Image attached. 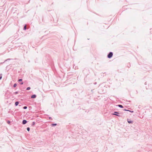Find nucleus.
<instances>
[{
	"mask_svg": "<svg viewBox=\"0 0 152 152\" xmlns=\"http://www.w3.org/2000/svg\"><path fill=\"white\" fill-rule=\"evenodd\" d=\"M22 81V79H20L18 80V81H19V82H21V81Z\"/></svg>",
	"mask_w": 152,
	"mask_h": 152,
	"instance_id": "dca6fc26",
	"label": "nucleus"
},
{
	"mask_svg": "<svg viewBox=\"0 0 152 152\" xmlns=\"http://www.w3.org/2000/svg\"><path fill=\"white\" fill-rule=\"evenodd\" d=\"M37 96H31V98H35Z\"/></svg>",
	"mask_w": 152,
	"mask_h": 152,
	"instance_id": "0eeeda50",
	"label": "nucleus"
},
{
	"mask_svg": "<svg viewBox=\"0 0 152 152\" xmlns=\"http://www.w3.org/2000/svg\"><path fill=\"white\" fill-rule=\"evenodd\" d=\"M146 89H148V88H147V87H146Z\"/></svg>",
	"mask_w": 152,
	"mask_h": 152,
	"instance_id": "a878e982",
	"label": "nucleus"
},
{
	"mask_svg": "<svg viewBox=\"0 0 152 152\" xmlns=\"http://www.w3.org/2000/svg\"><path fill=\"white\" fill-rule=\"evenodd\" d=\"M17 86V84L16 83H15L13 85L14 87H15Z\"/></svg>",
	"mask_w": 152,
	"mask_h": 152,
	"instance_id": "ddd939ff",
	"label": "nucleus"
},
{
	"mask_svg": "<svg viewBox=\"0 0 152 152\" xmlns=\"http://www.w3.org/2000/svg\"><path fill=\"white\" fill-rule=\"evenodd\" d=\"M26 25H25L24 27H23V29L24 30H26Z\"/></svg>",
	"mask_w": 152,
	"mask_h": 152,
	"instance_id": "6e6552de",
	"label": "nucleus"
},
{
	"mask_svg": "<svg viewBox=\"0 0 152 152\" xmlns=\"http://www.w3.org/2000/svg\"><path fill=\"white\" fill-rule=\"evenodd\" d=\"M57 125L56 124H52L51 125L53 126H56Z\"/></svg>",
	"mask_w": 152,
	"mask_h": 152,
	"instance_id": "f8f14e48",
	"label": "nucleus"
},
{
	"mask_svg": "<svg viewBox=\"0 0 152 152\" xmlns=\"http://www.w3.org/2000/svg\"><path fill=\"white\" fill-rule=\"evenodd\" d=\"M10 121H7V123L8 124H10Z\"/></svg>",
	"mask_w": 152,
	"mask_h": 152,
	"instance_id": "6ab92c4d",
	"label": "nucleus"
},
{
	"mask_svg": "<svg viewBox=\"0 0 152 152\" xmlns=\"http://www.w3.org/2000/svg\"><path fill=\"white\" fill-rule=\"evenodd\" d=\"M23 82H21L20 83V84H21V85H23Z\"/></svg>",
	"mask_w": 152,
	"mask_h": 152,
	"instance_id": "4be33fe9",
	"label": "nucleus"
},
{
	"mask_svg": "<svg viewBox=\"0 0 152 152\" xmlns=\"http://www.w3.org/2000/svg\"><path fill=\"white\" fill-rule=\"evenodd\" d=\"M19 103V102L18 101H17V102H15V106H17V105H18Z\"/></svg>",
	"mask_w": 152,
	"mask_h": 152,
	"instance_id": "20e7f679",
	"label": "nucleus"
},
{
	"mask_svg": "<svg viewBox=\"0 0 152 152\" xmlns=\"http://www.w3.org/2000/svg\"><path fill=\"white\" fill-rule=\"evenodd\" d=\"M49 118L50 119H51V117H49Z\"/></svg>",
	"mask_w": 152,
	"mask_h": 152,
	"instance_id": "393cba45",
	"label": "nucleus"
},
{
	"mask_svg": "<svg viewBox=\"0 0 152 152\" xmlns=\"http://www.w3.org/2000/svg\"><path fill=\"white\" fill-rule=\"evenodd\" d=\"M2 74H0L1 76H0V80L1 79V78H2Z\"/></svg>",
	"mask_w": 152,
	"mask_h": 152,
	"instance_id": "f3484780",
	"label": "nucleus"
},
{
	"mask_svg": "<svg viewBox=\"0 0 152 152\" xmlns=\"http://www.w3.org/2000/svg\"><path fill=\"white\" fill-rule=\"evenodd\" d=\"M94 90H91V92H92V91H94Z\"/></svg>",
	"mask_w": 152,
	"mask_h": 152,
	"instance_id": "b1692460",
	"label": "nucleus"
},
{
	"mask_svg": "<svg viewBox=\"0 0 152 152\" xmlns=\"http://www.w3.org/2000/svg\"><path fill=\"white\" fill-rule=\"evenodd\" d=\"M145 85H147V82H145Z\"/></svg>",
	"mask_w": 152,
	"mask_h": 152,
	"instance_id": "5701e85b",
	"label": "nucleus"
},
{
	"mask_svg": "<svg viewBox=\"0 0 152 152\" xmlns=\"http://www.w3.org/2000/svg\"><path fill=\"white\" fill-rule=\"evenodd\" d=\"M15 94H18V92L16 91L15 93Z\"/></svg>",
	"mask_w": 152,
	"mask_h": 152,
	"instance_id": "412c9836",
	"label": "nucleus"
},
{
	"mask_svg": "<svg viewBox=\"0 0 152 152\" xmlns=\"http://www.w3.org/2000/svg\"><path fill=\"white\" fill-rule=\"evenodd\" d=\"M129 110H126V109H124V110L127 111H129Z\"/></svg>",
	"mask_w": 152,
	"mask_h": 152,
	"instance_id": "a211bd4d",
	"label": "nucleus"
},
{
	"mask_svg": "<svg viewBox=\"0 0 152 152\" xmlns=\"http://www.w3.org/2000/svg\"><path fill=\"white\" fill-rule=\"evenodd\" d=\"M117 106L120 108H123V106L122 105H121V104H118V105H117Z\"/></svg>",
	"mask_w": 152,
	"mask_h": 152,
	"instance_id": "39448f33",
	"label": "nucleus"
},
{
	"mask_svg": "<svg viewBox=\"0 0 152 152\" xmlns=\"http://www.w3.org/2000/svg\"><path fill=\"white\" fill-rule=\"evenodd\" d=\"M119 114V113L118 112H114V113H113L112 114V115H116V116H118L119 117H120L121 116V115H119L118 114Z\"/></svg>",
	"mask_w": 152,
	"mask_h": 152,
	"instance_id": "f03ea898",
	"label": "nucleus"
},
{
	"mask_svg": "<svg viewBox=\"0 0 152 152\" xmlns=\"http://www.w3.org/2000/svg\"><path fill=\"white\" fill-rule=\"evenodd\" d=\"M113 53L110 52L109 53L107 56V57L109 58H110L112 57L113 56Z\"/></svg>",
	"mask_w": 152,
	"mask_h": 152,
	"instance_id": "f257e3e1",
	"label": "nucleus"
},
{
	"mask_svg": "<svg viewBox=\"0 0 152 152\" xmlns=\"http://www.w3.org/2000/svg\"><path fill=\"white\" fill-rule=\"evenodd\" d=\"M35 122L34 121L32 123V124H31V126H34V125H35Z\"/></svg>",
	"mask_w": 152,
	"mask_h": 152,
	"instance_id": "9d476101",
	"label": "nucleus"
},
{
	"mask_svg": "<svg viewBox=\"0 0 152 152\" xmlns=\"http://www.w3.org/2000/svg\"><path fill=\"white\" fill-rule=\"evenodd\" d=\"M31 89V88L30 87H28L27 88L26 90H29Z\"/></svg>",
	"mask_w": 152,
	"mask_h": 152,
	"instance_id": "9b49d317",
	"label": "nucleus"
},
{
	"mask_svg": "<svg viewBox=\"0 0 152 152\" xmlns=\"http://www.w3.org/2000/svg\"><path fill=\"white\" fill-rule=\"evenodd\" d=\"M127 121L129 124L132 123H133L132 121H129L128 119L127 120Z\"/></svg>",
	"mask_w": 152,
	"mask_h": 152,
	"instance_id": "423d86ee",
	"label": "nucleus"
},
{
	"mask_svg": "<svg viewBox=\"0 0 152 152\" xmlns=\"http://www.w3.org/2000/svg\"><path fill=\"white\" fill-rule=\"evenodd\" d=\"M27 130L28 131V132H29V131H30V128H29V127H27Z\"/></svg>",
	"mask_w": 152,
	"mask_h": 152,
	"instance_id": "4468645a",
	"label": "nucleus"
},
{
	"mask_svg": "<svg viewBox=\"0 0 152 152\" xmlns=\"http://www.w3.org/2000/svg\"><path fill=\"white\" fill-rule=\"evenodd\" d=\"M32 95H36L35 94H33Z\"/></svg>",
	"mask_w": 152,
	"mask_h": 152,
	"instance_id": "bb28decb",
	"label": "nucleus"
},
{
	"mask_svg": "<svg viewBox=\"0 0 152 152\" xmlns=\"http://www.w3.org/2000/svg\"><path fill=\"white\" fill-rule=\"evenodd\" d=\"M23 108L24 109H26L27 108V106H24Z\"/></svg>",
	"mask_w": 152,
	"mask_h": 152,
	"instance_id": "2eb2a0df",
	"label": "nucleus"
},
{
	"mask_svg": "<svg viewBox=\"0 0 152 152\" xmlns=\"http://www.w3.org/2000/svg\"><path fill=\"white\" fill-rule=\"evenodd\" d=\"M13 60V59H12V58H8L7 60H5V61H4V62L7 61L8 60Z\"/></svg>",
	"mask_w": 152,
	"mask_h": 152,
	"instance_id": "1a4fd4ad",
	"label": "nucleus"
},
{
	"mask_svg": "<svg viewBox=\"0 0 152 152\" xmlns=\"http://www.w3.org/2000/svg\"><path fill=\"white\" fill-rule=\"evenodd\" d=\"M129 111L131 113H133L134 112V111H131V110H129Z\"/></svg>",
	"mask_w": 152,
	"mask_h": 152,
	"instance_id": "aec40b11",
	"label": "nucleus"
},
{
	"mask_svg": "<svg viewBox=\"0 0 152 152\" xmlns=\"http://www.w3.org/2000/svg\"><path fill=\"white\" fill-rule=\"evenodd\" d=\"M27 123V121L25 120H23L22 121V124H25Z\"/></svg>",
	"mask_w": 152,
	"mask_h": 152,
	"instance_id": "7ed1b4c3",
	"label": "nucleus"
}]
</instances>
